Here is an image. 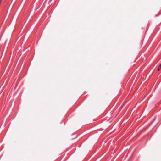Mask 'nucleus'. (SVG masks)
Returning <instances> with one entry per match:
<instances>
[{
  "mask_svg": "<svg viewBox=\"0 0 161 161\" xmlns=\"http://www.w3.org/2000/svg\"><path fill=\"white\" fill-rule=\"evenodd\" d=\"M122 106L120 107V108H119V109H120V110H121V108H122Z\"/></svg>",
  "mask_w": 161,
  "mask_h": 161,
  "instance_id": "2",
  "label": "nucleus"
},
{
  "mask_svg": "<svg viewBox=\"0 0 161 161\" xmlns=\"http://www.w3.org/2000/svg\"><path fill=\"white\" fill-rule=\"evenodd\" d=\"M161 69V64L159 65L158 68V70L159 71Z\"/></svg>",
  "mask_w": 161,
  "mask_h": 161,
  "instance_id": "1",
  "label": "nucleus"
}]
</instances>
